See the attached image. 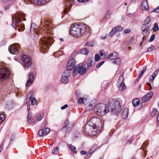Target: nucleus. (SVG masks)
<instances>
[{
    "mask_svg": "<svg viewBox=\"0 0 159 159\" xmlns=\"http://www.w3.org/2000/svg\"><path fill=\"white\" fill-rule=\"evenodd\" d=\"M31 102L32 105H34L36 104V99L34 98H33L31 99Z\"/></svg>",
    "mask_w": 159,
    "mask_h": 159,
    "instance_id": "nucleus-45",
    "label": "nucleus"
},
{
    "mask_svg": "<svg viewBox=\"0 0 159 159\" xmlns=\"http://www.w3.org/2000/svg\"><path fill=\"white\" fill-rule=\"evenodd\" d=\"M44 24H43L42 25H41L40 26V28L41 29L42 31L43 30H44V29L46 28L47 29H48V28L49 27V26H48V25L47 26V24H45L44 23Z\"/></svg>",
    "mask_w": 159,
    "mask_h": 159,
    "instance_id": "nucleus-37",
    "label": "nucleus"
},
{
    "mask_svg": "<svg viewBox=\"0 0 159 159\" xmlns=\"http://www.w3.org/2000/svg\"><path fill=\"white\" fill-rule=\"evenodd\" d=\"M100 56L103 58H104L106 57V55L104 53L103 50L100 51L99 52Z\"/></svg>",
    "mask_w": 159,
    "mask_h": 159,
    "instance_id": "nucleus-44",
    "label": "nucleus"
},
{
    "mask_svg": "<svg viewBox=\"0 0 159 159\" xmlns=\"http://www.w3.org/2000/svg\"><path fill=\"white\" fill-rule=\"evenodd\" d=\"M113 57V54L112 53L111 54H109L107 56V58L109 59L111 57Z\"/></svg>",
    "mask_w": 159,
    "mask_h": 159,
    "instance_id": "nucleus-60",
    "label": "nucleus"
},
{
    "mask_svg": "<svg viewBox=\"0 0 159 159\" xmlns=\"http://www.w3.org/2000/svg\"><path fill=\"white\" fill-rule=\"evenodd\" d=\"M4 118L3 115H0V123L3 121V120Z\"/></svg>",
    "mask_w": 159,
    "mask_h": 159,
    "instance_id": "nucleus-55",
    "label": "nucleus"
},
{
    "mask_svg": "<svg viewBox=\"0 0 159 159\" xmlns=\"http://www.w3.org/2000/svg\"><path fill=\"white\" fill-rule=\"evenodd\" d=\"M84 101V99L82 98H80L78 99V103L79 104L82 103H83Z\"/></svg>",
    "mask_w": 159,
    "mask_h": 159,
    "instance_id": "nucleus-50",
    "label": "nucleus"
},
{
    "mask_svg": "<svg viewBox=\"0 0 159 159\" xmlns=\"http://www.w3.org/2000/svg\"><path fill=\"white\" fill-rule=\"evenodd\" d=\"M21 28H19L18 30L20 31H23L25 29L24 26V25H21L20 27Z\"/></svg>",
    "mask_w": 159,
    "mask_h": 159,
    "instance_id": "nucleus-52",
    "label": "nucleus"
},
{
    "mask_svg": "<svg viewBox=\"0 0 159 159\" xmlns=\"http://www.w3.org/2000/svg\"><path fill=\"white\" fill-rule=\"evenodd\" d=\"M158 111L156 109H153L151 113V116H154L158 114Z\"/></svg>",
    "mask_w": 159,
    "mask_h": 159,
    "instance_id": "nucleus-36",
    "label": "nucleus"
},
{
    "mask_svg": "<svg viewBox=\"0 0 159 159\" xmlns=\"http://www.w3.org/2000/svg\"><path fill=\"white\" fill-rule=\"evenodd\" d=\"M114 64H118L120 61V59L118 58L116 59H111L110 60Z\"/></svg>",
    "mask_w": 159,
    "mask_h": 159,
    "instance_id": "nucleus-31",
    "label": "nucleus"
},
{
    "mask_svg": "<svg viewBox=\"0 0 159 159\" xmlns=\"http://www.w3.org/2000/svg\"><path fill=\"white\" fill-rule=\"evenodd\" d=\"M87 45L89 46L92 47L93 46V45L90 42L87 43Z\"/></svg>",
    "mask_w": 159,
    "mask_h": 159,
    "instance_id": "nucleus-59",
    "label": "nucleus"
},
{
    "mask_svg": "<svg viewBox=\"0 0 159 159\" xmlns=\"http://www.w3.org/2000/svg\"><path fill=\"white\" fill-rule=\"evenodd\" d=\"M34 3L37 5H43L46 2L45 0H34Z\"/></svg>",
    "mask_w": 159,
    "mask_h": 159,
    "instance_id": "nucleus-21",
    "label": "nucleus"
},
{
    "mask_svg": "<svg viewBox=\"0 0 159 159\" xmlns=\"http://www.w3.org/2000/svg\"><path fill=\"white\" fill-rule=\"evenodd\" d=\"M98 148V147L97 145H94L93 146L90 151L89 152L88 155H89V156H90L92 154H93V152Z\"/></svg>",
    "mask_w": 159,
    "mask_h": 159,
    "instance_id": "nucleus-23",
    "label": "nucleus"
},
{
    "mask_svg": "<svg viewBox=\"0 0 159 159\" xmlns=\"http://www.w3.org/2000/svg\"><path fill=\"white\" fill-rule=\"evenodd\" d=\"M9 71L6 68H0V83L2 80H6L8 77Z\"/></svg>",
    "mask_w": 159,
    "mask_h": 159,
    "instance_id": "nucleus-7",
    "label": "nucleus"
},
{
    "mask_svg": "<svg viewBox=\"0 0 159 159\" xmlns=\"http://www.w3.org/2000/svg\"><path fill=\"white\" fill-rule=\"evenodd\" d=\"M20 45L18 44H13L11 45V54H16L19 49Z\"/></svg>",
    "mask_w": 159,
    "mask_h": 159,
    "instance_id": "nucleus-11",
    "label": "nucleus"
},
{
    "mask_svg": "<svg viewBox=\"0 0 159 159\" xmlns=\"http://www.w3.org/2000/svg\"><path fill=\"white\" fill-rule=\"evenodd\" d=\"M97 113L101 115H104L109 111L108 106L104 103L99 104L96 107Z\"/></svg>",
    "mask_w": 159,
    "mask_h": 159,
    "instance_id": "nucleus-2",
    "label": "nucleus"
},
{
    "mask_svg": "<svg viewBox=\"0 0 159 159\" xmlns=\"http://www.w3.org/2000/svg\"><path fill=\"white\" fill-rule=\"evenodd\" d=\"M100 58V57L99 55L98 54L95 55V59L96 61H98Z\"/></svg>",
    "mask_w": 159,
    "mask_h": 159,
    "instance_id": "nucleus-46",
    "label": "nucleus"
},
{
    "mask_svg": "<svg viewBox=\"0 0 159 159\" xmlns=\"http://www.w3.org/2000/svg\"><path fill=\"white\" fill-rule=\"evenodd\" d=\"M68 105L67 104H65L64 106H62L61 107V109L62 110H63L68 107Z\"/></svg>",
    "mask_w": 159,
    "mask_h": 159,
    "instance_id": "nucleus-57",
    "label": "nucleus"
},
{
    "mask_svg": "<svg viewBox=\"0 0 159 159\" xmlns=\"http://www.w3.org/2000/svg\"><path fill=\"white\" fill-rule=\"evenodd\" d=\"M98 130L97 126H94L93 127V129L92 130V131H91L90 134H91V136H94L98 134Z\"/></svg>",
    "mask_w": 159,
    "mask_h": 159,
    "instance_id": "nucleus-18",
    "label": "nucleus"
},
{
    "mask_svg": "<svg viewBox=\"0 0 159 159\" xmlns=\"http://www.w3.org/2000/svg\"><path fill=\"white\" fill-rule=\"evenodd\" d=\"M155 36L154 34H152L151 36L150 39L149 40V42H151L152 41L155 39Z\"/></svg>",
    "mask_w": 159,
    "mask_h": 159,
    "instance_id": "nucleus-49",
    "label": "nucleus"
},
{
    "mask_svg": "<svg viewBox=\"0 0 159 159\" xmlns=\"http://www.w3.org/2000/svg\"><path fill=\"white\" fill-rule=\"evenodd\" d=\"M116 32V31L115 30L114 28H113L111 30L109 33V36H113Z\"/></svg>",
    "mask_w": 159,
    "mask_h": 159,
    "instance_id": "nucleus-43",
    "label": "nucleus"
},
{
    "mask_svg": "<svg viewBox=\"0 0 159 159\" xmlns=\"http://www.w3.org/2000/svg\"><path fill=\"white\" fill-rule=\"evenodd\" d=\"M39 136H43V134H44L43 133V130L42 129H40L39 131Z\"/></svg>",
    "mask_w": 159,
    "mask_h": 159,
    "instance_id": "nucleus-48",
    "label": "nucleus"
},
{
    "mask_svg": "<svg viewBox=\"0 0 159 159\" xmlns=\"http://www.w3.org/2000/svg\"><path fill=\"white\" fill-rule=\"evenodd\" d=\"M88 122L90 125L93 126H98L99 127L102 126V123L100 119L96 117H94L91 118Z\"/></svg>",
    "mask_w": 159,
    "mask_h": 159,
    "instance_id": "nucleus-5",
    "label": "nucleus"
},
{
    "mask_svg": "<svg viewBox=\"0 0 159 159\" xmlns=\"http://www.w3.org/2000/svg\"><path fill=\"white\" fill-rule=\"evenodd\" d=\"M29 78L26 84V86H29L32 84L34 79V74L33 72H30L29 74Z\"/></svg>",
    "mask_w": 159,
    "mask_h": 159,
    "instance_id": "nucleus-12",
    "label": "nucleus"
},
{
    "mask_svg": "<svg viewBox=\"0 0 159 159\" xmlns=\"http://www.w3.org/2000/svg\"><path fill=\"white\" fill-rule=\"evenodd\" d=\"M59 150L58 147H56L54 148L52 151V153L53 154H57Z\"/></svg>",
    "mask_w": 159,
    "mask_h": 159,
    "instance_id": "nucleus-40",
    "label": "nucleus"
},
{
    "mask_svg": "<svg viewBox=\"0 0 159 159\" xmlns=\"http://www.w3.org/2000/svg\"><path fill=\"white\" fill-rule=\"evenodd\" d=\"M152 93L151 92H150L146 95L144 96L142 99V101L143 102H146L148 101L152 97Z\"/></svg>",
    "mask_w": 159,
    "mask_h": 159,
    "instance_id": "nucleus-14",
    "label": "nucleus"
},
{
    "mask_svg": "<svg viewBox=\"0 0 159 159\" xmlns=\"http://www.w3.org/2000/svg\"><path fill=\"white\" fill-rule=\"evenodd\" d=\"M152 12H155L157 13L159 12V6L156 8L153 9L152 11Z\"/></svg>",
    "mask_w": 159,
    "mask_h": 159,
    "instance_id": "nucleus-47",
    "label": "nucleus"
},
{
    "mask_svg": "<svg viewBox=\"0 0 159 159\" xmlns=\"http://www.w3.org/2000/svg\"><path fill=\"white\" fill-rule=\"evenodd\" d=\"M151 19L150 16H148L145 20L143 26H145L148 28H150L151 25Z\"/></svg>",
    "mask_w": 159,
    "mask_h": 159,
    "instance_id": "nucleus-15",
    "label": "nucleus"
},
{
    "mask_svg": "<svg viewBox=\"0 0 159 159\" xmlns=\"http://www.w3.org/2000/svg\"><path fill=\"white\" fill-rule=\"evenodd\" d=\"M33 24H32L30 27V35L31 37L33 36V34L35 32L34 28L33 27Z\"/></svg>",
    "mask_w": 159,
    "mask_h": 159,
    "instance_id": "nucleus-35",
    "label": "nucleus"
},
{
    "mask_svg": "<svg viewBox=\"0 0 159 159\" xmlns=\"http://www.w3.org/2000/svg\"><path fill=\"white\" fill-rule=\"evenodd\" d=\"M9 8V6H6L4 7V9L5 10H7V9Z\"/></svg>",
    "mask_w": 159,
    "mask_h": 159,
    "instance_id": "nucleus-62",
    "label": "nucleus"
},
{
    "mask_svg": "<svg viewBox=\"0 0 159 159\" xmlns=\"http://www.w3.org/2000/svg\"><path fill=\"white\" fill-rule=\"evenodd\" d=\"M93 126L90 125L89 123L88 122L87 124L84 127L85 132L89 134H90L91 131H92V130L93 129Z\"/></svg>",
    "mask_w": 159,
    "mask_h": 159,
    "instance_id": "nucleus-13",
    "label": "nucleus"
},
{
    "mask_svg": "<svg viewBox=\"0 0 159 159\" xmlns=\"http://www.w3.org/2000/svg\"><path fill=\"white\" fill-rule=\"evenodd\" d=\"M96 105V102L95 101H93L91 102L90 104L87 107V108L89 110L93 109Z\"/></svg>",
    "mask_w": 159,
    "mask_h": 159,
    "instance_id": "nucleus-22",
    "label": "nucleus"
},
{
    "mask_svg": "<svg viewBox=\"0 0 159 159\" xmlns=\"http://www.w3.org/2000/svg\"><path fill=\"white\" fill-rule=\"evenodd\" d=\"M146 68H143V69L140 72V73H139V75L138 76L137 79V81H138L140 80V78L143 75V74L144 72L146 70Z\"/></svg>",
    "mask_w": 159,
    "mask_h": 159,
    "instance_id": "nucleus-28",
    "label": "nucleus"
},
{
    "mask_svg": "<svg viewBox=\"0 0 159 159\" xmlns=\"http://www.w3.org/2000/svg\"><path fill=\"white\" fill-rule=\"evenodd\" d=\"M131 31V30L130 29H125L124 31V32L125 34H127L130 33Z\"/></svg>",
    "mask_w": 159,
    "mask_h": 159,
    "instance_id": "nucleus-56",
    "label": "nucleus"
},
{
    "mask_svg": "<svg viewBox=\"0 0 159 159\" xmlns=\"http://www.w3.org/2000/svg\"><path fill=\"white\" fill-rule=\"evenodd\" d=\"M129 114V110L128 108H125L123 111L122 116L123 118L125 119L127 117Z\"/></svg>",
    "mask_w": 159,
    "mask_h": 159,
    "instance_id": "nucleus-19",
    "label": "nucleus"
},
{
    "mask_svg": "<svg viewBox=\"0 0 159 159\" xmlns=\"http://www.w3.org/2000/svg\"><path fill=\"white\" fill-rule=\"evenodd\" d=\"M157 122H159V114L157 115Z\"/></svg>",
    "mask_w": 159,
    "mask_h": 159,
    "instance_id": "nucleus-64",
    "label": "nucleus"
},
{
    "mask_svg": "<svg viewBox=\"0 0 159 159\" xmlns=\"http://www.w3.org/2000/svg\"><path fill=\"white\" fill-rule=\"evenodd\" d=\"M44 114L43 113H41L39 115L37 118V120L38 121L41 120L43 118Z\"/></svg>",
    "mask_w": 159,
    "mask_h": 159,
    "instance_id": "nucleus-42",
    "label": "nucleus"
},
{
    "mask_svg": "<svg viewBox=\"0 0 159 159\" xmlns=\"http://www.w3.org/2000/svg\"><path fill=\"white\" fill-rule=\"evenodd\" d=\"M142 29L143 30L142 34L143 35H146L150 28H148V27H145V26H142Z\"/></svg>",
    "mask_w": 159,
    "mask_h": 159,
    "instance_id": "nucleus-26",
    "label": "nucleus"
},
{
    "mask_svg": "<svg viewBox=\"0 0 159 159\" xmlns=\"http://www.w3.org/2000/svg\"><path fill=\"white\" fill-rule=\"evenodd\" d=\"M124 77L122 75H120L119 78L117 81V84L123 83L124 81Z\"/></svg>",
    "mask_w": 159,
    "mask_h": 159,
    "instance_id": "nucleus-33",
    "label": "nucleus"
},
{
    "mask_svg": "<svg viewBox=\"0 0 159 159\" xmlns=\"http://www.w3.org/2000/svg\"><path fill=\"white\" fill-rule=\"evenodd\" d=\"M80 153L84 155L87 153V152L84 151H82L80 152Z\"/></svg>",
    "mask_w": 159,
    "mask_h": 159,
    "instance_id": "nucleus-61",
    "label": "nucleus"
},
{
    "mask_svg": "<svg viewBox=\"0 0 159 159\" xmlns=\"http://www.w3.org/2000/svg\"><path fill=\"white\" fill-rule=\"evenodd\" d=\"M86 64H85L83 66L81 63L75 66L74 68L73 71V74L74 75H76L77 73H79L80 75H82L84 74L88 70L86 67Z\"/></svg>",
    "mask_w": 159,
    "mask_h": 159,
    "instance_id": "nucleus-3",
    "label": "nucleus"
},
{
    "mask_svg": "<svg viewBox=\"0 0 159 159\" xmlns=\"http://www.w3.org/2000/svg\"><path fill=\"white\" fill-rule=\"evenodd\" d=\"M112 54H113V57H116L118 56L117 53L116 52H114Z\"/></svg>",
    "mask_w": 159,
    "mask_h": 159,
    "instance_id": "nucleus-58",
    "label": "nucleus"
},
{
    "mask_svg": "<svg viewBox=\"0 0 159 159\" xmlns=\"http://www.w3.org/2000/svg\"><path fill=\"white\" fill-rule=\"evenodd\" d=\"M33 92L32 91H30L28 93L27 95V98L26 99V102H29L31 98L33 96Z\"/></svg>",
    "mask_w": 159,
    "mask_h": 159,
    "instance_id": "nucleus-27",
    "label": "nucleus"
},
{
    "mask_svg": "<svg viewBox=\"0 0 159 159\" xmlns=\"http://www.w3.org/2000/svg\"><path fill=\"white\" fill-rule=\"evenodd\" d=\"M52 41L50 37H48V36H45L42 39L41 43V48L43 52L44 51L46 50L48 48V45H49V42L51 43Z\"/></svg>",
    "mask_w": 159,
    "mask_h": 159,
    "instance_id": "nucleus-4",
    "label": "nucleus"
},
{
    "mask_svg": "<svg viewBox=\"0 0 159 159\" xmlns=\"http://www.w3.org/2000/svg\"><path fill=\"white\" fill-rule=\"evenodd\" d=\"M104 63V61H102L101 62L98 63L96 66V67L97 68L100 67Z\"/></svg>",
    "mask_w": 159,
    "mask_h": 159,
    "instance_id": "nucleus-51",
    "label": "nucleus"
},
{
    "mask_svg": "<svg viewBox=\"0 0 159 159\" xmlns=\"http://www.w3.org/2000/svg\"><path fill=\"white\" fill-rule=\"evenodd\" d=\"M50 132V129L48 128H45L43 130V133L45 135H47Z\"/></svg>",
    "mask_w": 159,
    "mask_h": 159,
    "instance_id": "nucleus-41",
    "label": "nucleus"
},
{
    "mask_svg": "<svg viewBox=\"0 0 159 159\" xmlns=\"http://www.w3.org/2000/svg\"><path fill=\"white\" fill-rule=\"evenodd\" d=\"M12 26L14 28L17 27L19 23L20 22V20L17 15H13L12 16Z\"/></svg>",
    "mask_w": 159,
    "mask_h": 159,
    "instance_id": "nucleus-9",
    "label": "nucleus"
},
{
    "mask_svg": "<svg viewBox=\"0 0 159 159\" xmlns=\"http://www.w3.org/2000/svg\"><path fill=\"white\" fill-rule=\"evenodd\" d=\"M114 28L115 29V30L116 31V32L121 31L123 30V28L122 27L119 26H116Z\"/></svg>",
    "mask_w": 159,
    "mask_h": 159,
    "instance_id": "nucleus-32",
    "label": "nucleus"
},
{
    "mask_svg": "<svg viewBox=\"0 0 159 159\" xmlns=\"http://www.w3.org/2000/svg\"><path fill=\"white\" fill-rule=\"evenodd\" d=\"M70 72L68 71H65L63 74L61 78V82L64 83L66 84L68 81V78L70 76Z\"/></svg>",
    "mask_w": 159,
    "mask_h": 159,
    "instance_id": "nucleus-8",
    "label": "nucleus"
},
{
    "mask_svg": "<svg viewBox=\"0 0 159 159\" xmlns=\"http://www.w3.org/2000/svg\"><path fill=\"white\" fill-rule=\"evenodd\" d=\"M154 49V47L153 46H152L151 47L148 48L147 50V51L148 52H149L152 50Z\"/></svg>",
    "mask_w": 159,
    "mask_h": 159,
    "instance_id": "nucleus-54",
    "label": "nucleus"
},
{
    "mask_svg": "<svg viewBox=\"0 0 159 159\" xmlns=\"http://www.w3.org/2000/svg\"><path fill=\"white\" fill-rule=\"evenodd\" d=\"M141 8L142 10H146L149 8L147 1L144 0L142 3Z\"/></svg>",
    "mask_w": 159,
    "mask_h": 159,
    "instance_id": "nucleus-16",
    "label": "nucleus"
},
{
    "mask_svg": "<svg viewBox=\"0 0 159 159\" xmlns=\"http://www.w3.org/2000/svg\"><path fill=\"white\" fill-rule=\"evenodd\" d=\"M80 53L82 55H87L89 52V50L88 49L84 48L80 50Z\"/></svg>",
    "mask_w": 159,
    "mask_h": 159,
    "instance_id": "nucleus-30",
    "label": "nucleus"
},
{
    "mask_svg": "<svg viewBox=\"0 0 159 159\" xmlns=\"http://www.w3.org/2000/svg\"><path fill=\"white\" fill-rule=\"evenodd\" d=\"M118 85H119V90H123L125 89L126 88V86L124 83L118 84Z\"/></svg>",
    "mask_w": 159,
    "mask_h": 159,
    "instance_id": "nucleus-29",
    "label": "nucleus"
},
{
    "mask_svg": "<svg viewBox=\"0 0 159 159\" xmlns=\"http://www.w3.org/2000/svg\"><path fill=\"white\" fill-rule=\"evenodd\" d=\"M158 70H156L153 73L152 75L151 76L149 77V80L151 82H152L154 79H155V77L158 74Z\"/></svg>",
    "mask_w": 159,
    "mask_h": 159,
    "instance_id": "nucleus-20",
    "label": "nucleus"
},
{
    "mask_svg": "<svg viewBox=\"0 0 159 159\" xmlns=\"http://www.w3.org/2000/svg\"><path fill=\"white\" fill-rule=\"evenodd\" d=\"M146 35H144L142 37V41L143 42V41L145 40L146 39Z\"/></svg>",
    "mask_w": 159,
    "mask_h": 159,
    "instance_id": "nucleus-63",
    "label": "nucleus"
},
{
    "mask_svg": "<svg viewBox=\"0 0 159 159\" xmlns=\"http://www.w3.org/2000/svg\"><path fill=\"white\" fill-rule=\"evenodd\" d=\"M73 3V0H66V4L69 9L70 7Z\"/></svg>",
    "mask_w": 159,
    "mask_h": 159,
    "instance_id": "nucleus-24",
    "label": "nucleus"
},
{
    "mask_svg": "<svg viewBox=\"0 0 159 159\" xmlns=\"http://www.w3.org/2000/svg\"><path fill=\"white\" fill-rule=\"evenodd\" d=\"M153 30V31L154 32L157 31L159 30V28L157 23H156L154 24Z\"/></svg>",
    "mask_w": 159,
    "mask_h": 159,
    "instance_id": "nucleus-38",
    "label": "nucleus"
},
{
    "mask_svg": "<svg viewBox=\"0 0 159 159\" xmlns=\"http://www.w3.org/2000/svg\"><path fill=\"white\" fill-rule=\"evenodd\" d=\"M75 65V60L74 58H72L70 60L67 64L66 68L68 71L74 68Z\"/></svg>",
    "mask_w": 159,
    "mask_h": 159,
    "instance_id": "nucleus-10",
    "label": "nucleus"
},
{
    "mask_svg": "<svg viewBox=\"0 0 159 159\" xmlns=\"http://www.w3.org/2000/svg\"><path fill=\"white\" fill-rule=\"evenodd\" d=\"M31 116L32 114L30 113H29L27 116V121L29 123H32V121L31 120Z\"/></svg>",
    "mask_w": 159,
    "mask_h": 159,
    "instance_id": "nucleus-39",
    "label": "nucleus"
},
{
    "mask_svg": "<svg viewBox=\"0 0 159 159\" xmlns=\"http://www.w3.org/2000/svg\"><path fill=\"white\" fill-rule=\"evenodd\" d=\"M86 65V67L88 69L89 68L91 67L94 64L93 63L92 58L91 57H89L87 63Z\"/></svg>",
    "mask_w": 159,
    "mask_h": 159,
    "instance_id": "nucleus-17",
    "label": "nucleus"
},
{
    "mask_svg": "<svg viewBox=\"0 0 159 159\" xmlns=\"http://www.w3.org/2000/svg\"><path fill=\"white\" fill-rule=\"evenodd\" d=\"M70 34L75 37H80L83 35L87 30V26L84 24H74L71 26Z\"/></svg>",
    "mask_w": 159,
    "mask_h": 159,
    "instance_id": "nucleus-1",
    "label": "nucleus"
},
{
    "mask_svg": "<svg viewBox=\"0 0 159 159\" xmlns=\"http://www.w3.org/2000/svg\"><path fill=\"white\" fill-rule=\"evenodd\" d=\"M22 60L23 64L26 67H29L32 64V60L31 57L29 56L24 55L22 58Z\"/></svg>",
    "mask_w": 159,
    "mask_h": 159,
    "instance_id": "nucleus-6",
    "label": "nucleus"
},
{
    "mask_svg": "<svg viewBox=\"0 0 159 159\" xmlns=\"http://www.w3.org/2000/svg\"><path fill=\"white\" fill-rule=\"evenodd\" d=\"M68 146L69 147V148L70 149L72 152L74 153L76 151V148L75 146L72 145L71 144H68Z\"/></svg>",
    "mask_w": 159,
    "mask_h": 159,
    "instance_id": "nucleus-34",
    "label": "nucleus"
},
{
    "mask_svg": "<svg viewBox=\"0 0 159 159\" xmlns=\"http://www.w3.org/2000/svg\"><path fill=\"white\" fill-rule=\"evenodd\" d=\"M132 103L133 106L136 107L139 105V100L138 98H135L133 100Z\"/></svg>",
    "mask_w": 159,
    "mask_h": 159,
    "instance_id": "nucleus-25",
    "label": "nucleus"
},
{
    "mask_svg": "<svg viewBox=\"0 0 159 159\" xmlns=\"http://www.w3.org/2000/svg\"><path fill=\"white\" fill-rule=\"evenodd\" d=\"M69 123V121L68 120H66L65 122L64 126V127H63V129L64 128L66 127V126H67L68 125Z\"/></svg>",
    "mask_w": 159,
    "mask_h": 159,
    "instance_id": "nucleus-53",
    "label": "nucleus"
}]
</instances>
